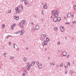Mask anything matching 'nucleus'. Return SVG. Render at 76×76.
I'll use <instances>...</instances> for the list:
<instances>
[{"instance_id": "f257e3e1", "label": "nucleus", "mask_w": 76, "mask_h": 76, "mask_svg": "<svg viewBox=\"0 0 76 76\" xmlns=\"http://www.w3.org/2000/svg\"><path fill=\"white\" fill-rule=\"evenodd\" d=\"M15 10L16 11V13H18L19 12V10L18 8L17 7L15 8Z\"/></svg>"}, {"instance_id": "f03ea898", "label": "nucleus", "mask_w": 76, "mask_h": 76, "mask_svg": "<svg viewBox=\"0 0 76 76\" xmlns=\"http://www.w3.org/2000/svg\"><path fill=\"white\" fill-rule=\"evenodd\" d=\"M61 31L62 32H64V28L63 26H61Z\"/></svg>"}, {"instance_id": "7ed1b4c3", "label": "nucleus", "mask_w": 76, "mask_h": 76, "mask_svg": "<svg viewBox=\"0 0 76 76\" xmlns=\"http://www.w3.org/2000/svg\"><path fill=\"white\" fill-rule=\"evenodd\" d=\"M45 45H47V43L45 41H44L43 43V46H44Z\"/></svg>"}, {"instance_id": "20e7f679", "label": "nucleus", "mask_w": 76, "mask_h": 76, "mask_svg": "<svg viewBox=\"0 0 76 76\" xmlns=\"http://www.w3.org/2000/svg\"><path fill=\"white\" fill-rule=\"evenodd\" d=\"M63 55L64 56H66L67 55V53L66 52H64L63 53Z\"/></svg>"}, {"instance_id": "39448f33", "label": "nucleus", "mask_w": 76, "mask_h": 76, "mask_svg": "<svg viewBox=\"0 0 76 76\" xmlns=\"http://www.w3.org/2000/svg\"><path fill=\"white\" fill-rule=\"evenodd\" d=\"M61 20V18L58 17L57 18V22H60Z\"/></svg>"}, {"instance_id": "423d86ee", "label": "nucleus", "mask_w": 76, "mask_h": 76, "mask_svg": "<svg viewBox=\"0 0 76 76\" xmlns=\"http://www.w3.org/2000/svg\"><path fill=\"white\" fill-rule=\"evenodd\" d=\"M14 19H16V20H18L19 19L18 17V16H15L14 17Z\"/></svg>"}, {"instance_id": "0eeeda50", "label": "nucleus", "mask_w": 76, "mask_h": 76, "mask_svg": "<svg viewBox=\"0 0 76 76\" xmlns=\"http://www.w3.org/2000/svg\"><path fill=\"white\" fill-rule=\"evenodd\" d=\"M53 21L54 22H56L57 21V17H55L53 18Z\"/></svg>"}, {"instance_id": "6e6552de", "label": "nucleus", "mask_w": 76, "mask_h": 76, "mask_svg": "<svg viewBox=\"0 0 76 76\" xmlns=\"http://www.w3.org/2000/svg\"><path fill=\"white\" fill-rule=\"evenodd\" d=\"M27 69L28 70H29L31 69V66L30 65H28L27 66Z\"/></svg>"}, {"instance_id": "1a4fd4ad", "label": "nucleus", "mask_w": 76, "mask_h": 76, "mask_svg": "<svg viewBox=\"0 0 76 76\" xmlns=\"http://www.w3.org/2000/svg\"><path fill=\"white\" fill-rule=\"evenodd\" d=\"M70 16H71V14L70 13H69L67 14V16L68 17H70Z\"/></svg>"}, {"instance_id": "9d476101", "label": "nucleus", "mask_w": 76, "mask_h": 76, "mask_svg": "<svg viewBox=\"0 0 76 76\" xmlns=\"http://www.w3.org/2000/svg\"><path fill=\"white\" fill-rule=\"evenodd\" d=\"M24 33V31L23 30L21 31L20 34V35H22V34H23Z\"/></svg>"}, {"instance_id": "9b49d317", "label": "nucleus", "mask_w": 76, "mask_h": 76, "mask_svg": "<svg viewBox=\"0 0 76 76\" xmlns=\"http://www.w3.org/2000/svg\"><path fill=\"white\" fill-rule=\"evenodd\" d=\"M43 7H44V8L45 9H47V5H45L43 6Z\"/></svg>"}, {"instance_id": "f8f14e48", "label": "nucleus", "mask_w": 76, "mask_h": 76, "mask_svg": "<svg viewBox=\"0 0 76 76\" xmlns=\"http://www.w3.org/2000/svg\"><path fill=\"white\" fill-rule=\"evenodd\" d=\"M52 13L54 15L56 13V12L55 10H53L52 11Z\"/></svg>"}, {"instance_id": "ddd939ff", "label": "nucleus", "mask_w": 76, "mask_h": 76, "mask_svg": "<svg viewBox=\"0 0 76 76\" xmlns=\"http://www.w3.org/2000/svg\"><path fill=\"white\" fill-rule=\"evenodd\" d=\"M58 14H57L56 13V14L54 15V16L55 17V18H57V17H58Z\"/></svg>"}, {"instance_id": "4468645a", "label": "nucleus", "mask_w": 76, "mask_h": 76, "mask_svg": "<svg viewBox=\"0 0 76 76\" xmlns=\"http://www.w3.org/2000/svg\"><path fill=\"white\" fill-rule=\"evenodd\" d=\"M46 40H47V42H49V41H50V39L48 37H47L46 38Z\"/></svg>"}, {"instance_id": "2eb2a0df", "label": "nucleus", "mask_w": 76, "mask_h": 76, "mask_svg": "<svg viewBox=\"0 0 76 76\" xmlns=\"http://www.w3.org/2000/svg\"><path fill=\"white\" fill-rule=\"evenodd\" d=\"M36 28L37 29H39V26L37 25L36 26Z\"/></svg>"}, {"instance_id": "dca6fc26", "label": "nucleus", "mask_w": 76, "mask_h": 76, "mask_svg": "<svg viewBox=\"0 0 76 76\" xmlns=\"http://www.w3.org/2000/svg\"><path fill=\"white\" fill-rule=\"evenodd\" d=\"M34 64H35V63L34 62H32L31 63V66H34Z\"/></svg>"}, {"instance_id": "f3484780", "label": "nucleus", "mask_w": 76, "mask_h": 76, "mask_svg": "<svg viewBox=\"0 0 76 76\" xmlns=\"http://www.w3.org/2000/svg\"><path fill=\"white\" fill-rule=\"evenodd\" d=\"M4 27H5V24H3L2 26V28H4Z\"/></svg>"}, {"instance_id": "a211bd4d", "label": "nucleus", "mask_w": 76, "mask_h": 76, "mask_svg": "<svg viewBox=\"0 0 76 76\" xmlns=\"http://www.w3.org/2000/svg\"><path fill=\"white\" fill-rule=\"evenodd\" d=\"M38 67L39 69H41L42 67V66L41 65H39L38 66Z\"/></svg>"}, {"instance_id": "6ab92c4d", "label": "nucleus", "mask_w": 76, "mask_h": 76, "mask_svg": "<svg viewBox=\"0 0 76 76\" xmlns=\"http://www.w3.org/2000/svg\"><path fill=\"white\" fill-rule=\"evenodd\" d=\"M23 24H24V25L25 24V23H26V21L25 20H23Z\"/></svg>"}, {"instance_id": "aec40b11", "label": "nucleus", "mask_w": 76, "mask_h": 76, "mask_svg": "<svg viewBox=\"0 0 76 76\" xmlns=\"http://www.w3.org/2000/svg\"><path fill=\"white\" fill-rule=\"evenodd\" d=\"M20 8V9H22L23 8V6L22 5H20L19 6Z\"/></svg>"}, {"instance_id": "412c9836", "label": "nucleus", "mask_w": 76, "mask_h": 76, "mask_svg": "<svg viewBox=\"0 0 76 76\" xmlns=\"http://www.w3.org/2000/svg\"><path fill=\"white\" fill-rule=\"evenodd\" d=\"M74 9L75 10H76V5H75L74 6Z\"/></svg>"}, {"instance_id": "4be33fe9", "label": "nucleus", "mask_w": 76, "mask_h": 76, "mask_svg": "<svg viewBox=\"0 0 76 76\" xmlns=\"http://www.w3.org/2000/svg\"><path fill=\"white\" fill-rule=\"evenodd\" d=\"M14 58L13 56H10V59H13Z\"/></svg>"}, {"instance_id": "5701e85b", "label": "nucleus", "mask_w": 76, "mask_h": 76, "mask_svg": "<svg viewBox=\"0 0 76 76\" xmlns=\"http://www.w3.org/2000/svg\"><path fill=\"white\" fill-rule=\"evenodd\" d=\"M54 30H55V31H56V30H57V27H55Z\"/></svg>"}, {"instance_id": "b1692460", "label": "nucleus", "mask_w": 76, "mask_h": 76, "mask_svg": "<svg viewBox=\"0 0 76 76\" xmlns=\"http://www.w3.org/2000/svg\"><path fill=\"white\" fill-rule=\"evenodd\" d=\"M23 60H24V61H26V58H24Z\"/></svg>"}, {"instance_id": "393cba45", "label": "nucleus", "mask_w": 76, "mask_h": 76, "mask_svg": "<svg viewBox=\"0 0 76 76\" xmlns=\"http://www.w3.org/2000/svg\"><path fill=\"white\" fill-rule=\"evenodd\" d=\"M20 31H18L17 32H15V34H19V33H20Z\"/></svg>"}, {"instance_id": "a878e982", "label": "nucleus", "mask_w": 76, "mask_h": 76, "mask_svg": "<svg viewBox=\"0 0 76 76\" xmlns=\"http://www.w3.org/2000/svg\"><path fill=\"white\" fill-rule=\"evenodd\" d=\"M36 64L37 65H39V62L37 61L36 62Z\"/></svg>"}, {"instance_id": "bb28decb", "label": "nucleus", "mask_w": 76, "mask_h": 76, "mask_svg": "<svg viewBox=\"0 0 76 76\" xmlns=\"http://www.w3.org/2000/svg\"><path fill=\"white\" fill-rule=\"evenodd\" d=\"M16 24H13L12 26H13L14 27H15V26H16Z\"/></svg>"}, {"instance_id": "cd10ccee", "label": "nucleus", "mask_w": 76, "mask_h": 76, "mask_svg": "<svg viewBox=\"0 0 76 76\" xmlns=\"http://www.w3.org/2000/svg\"><path fill=\"white\" fill-rule=\"evenodd\" d=\"M50 65H54L55 64L54 63H50Z\"/></svg>"}, {"instance_id": "c85d7f7f", "label": "nucleus", "mask_w": 76, "mask_h": 76, "mask_svg": "<svg viewBox=\"0 0 76 76\" xmlns=\"http://www.w3.org/2000/svg\"><path fill=\"white\" fill-rule=\"evenodd\" d=\"M13 26H11V28L12 29H13Z\"/></svg>"}, {"instance_id": "c756f323", "label": "nucleus", "mask_w": 76, "mask_h": 76, "mask_svg": "<svg viewBox=\"0 0 76 76\" xmlns=\"http://www.w3.org/2000/svg\"><path fill=\"white\" fill-rule=\"evenodd\" d=\"M68 66H70V64L69 62H68Z\"/></svg>"}, {"instance_id": "7c9ffc66", "label": "nucleus", "mask_w": 76, "mask_h": 76, "mask_svg": "<svg viewBox=\"0 0 76 76\" xmlns=\"http://www.w3.org/2000/svg\"><path fill=\"white\" fill-rule=\"evenodd\" d=\"M56 13H57V14H58V13H59V12H58V11L57 10L56 12Z\"/></svg>"}, {"instance_id": "2f4dec72", "label": "nucleus", "mask_w": 76, "mask_h": 76, "mask_svg": "<svg viewBox=\"0 0 76 76\" xmlns=\"http://www.w3.org/2000/svg\"><path fill=\"white\" fill-rule=\"evenodd\" d=\"M4 57H6V53H4Z\"/></svg>"}, {"instance_id": "473e14b6", "label": "nucleus", "mask_w": 76, "mask_h": 76, "mask_svg": "<svg viewBox=\"0 0 76 76\" xmlns=\"http://www.w3.org/2000/svg\"><path fill=\"white\" fill-rule=\"evenodd\" d=\"M63 66V64H61V65H60V67H62V66Z\"/></svg>"}, {"instance_id": "72a5a7b5", "label": "nucleus", "mask_w": 76, "mask_h": 76, "mask_svg": "<svg viewBox=\"0 0 76 76\" xmlns=\"http://www.w3.org/2000/svg\"><path fill=\"white\" fill-rule=\"evenodd\" d=\"M43 36L44 37H46V34H44L43 35Z\"/></svg>"}, {"instance_id": "f704fd0d", "label": "nucleus", "mask_w": 76, "mask_h": 76, "mask_svg": "<svg viewBox=\"0 0 76 76\" xmlns=\"http://www.w3.org/2000/svg\"><path fill=\"white\" fill-rule=\"evenodd\" d=\"M67 71H65V74H67Z\"/></svg>"}, {"instance_id": "c9c22d12", "label": "nucleus", "mask_w": 76, "mask_h": 76, "mask_svg": "<svg viewBox=\"0 0 76 76\" xmlns=\"http://www.w3.org/2000/svg\"><path fill=\"white\" fill-rule=\"evenodd\" d=\"M42 15H44V11H42Z\"/></svg>"}, {"instance_id": "e433bc0d", "label": "nucleus", "mask_w": 76, "mask_h": 76, "mask_svg": "<svg viewBox=\"0 0 76 76\" xmlns=\"http://www.w3.org/2000/svg\"><path fill=\"white\" fill-rule=\"evenodd\" d=\"M11 10H9V11H8V13H11Z\"/></svg>"}, {"instance_id": "4c0bfd02", "label": "nucleus", "mask_w": 76, "mask_h": 76, "mask_svg": "<svg viewBox=\"0 0 76 76\" xmlns=\"http://www.w3.org/2000/svg\"><path fill=\"white\" fill-rule=\"evenodd\" d=\"M24 3H25V4H26V0L25 1Z\"/></svg>"}, {"instance_id": "58836bf2", "label": "nucleus", "mask_w": 76, "mask_h": 76, "mask_svg": "<svg viewBox=\"0 0 76 76\" xmlns=\"http://www.w3.org/2000/svg\"><path fill=\"white\" fill-rule=\"evenodd\" d=\"M66 23V24H68V25H69V24H70V23Z\"/></svg>"}, {"instance_id": "ea45409f", "label": "nucleus", "mask_w": 76, "mask_h": 76, "mask_svg": "<svg viewBox=\"0 0 76 76\" xmlns=\"http://www.w3.org/2000/svg\"><path fill=\"white\" fill-rule=\"evenodd\" d=\"M69 55H67V58H69Z\"/></svg>"}, {"instance_id": "a19ab883", "label": "nucleus", "mask_w": 76, "mask_h": 76, "mask_svg": "<svg viewBox=\"0 0 76 76\" xmlns=\"http://www.w3.org/2000/svg\"><path fill=\"white\" fill-rule=\"evenodd\" d=\"M8 37H12V36H10V35H8Z\"/></svg>"}, {"instance_id": "79ce46f5", "label": "nucleus", "mask_w": 76, "mask_h": 76, "mask_svg": "<svg viewBox=\"0 0 76 76\" xmlns=\"http://www.w3.org/2000/svg\"><path fill=\"white\" fill-rule=\"evenodd\" d=\"M73 22V23H74V24L75 23H76V21H74Z\"/></svg>"}, {"instance_id": "37998d69", "label": "nucleus", "mask_w": 76, "mask_h": 76, "mask_svg": "<svg viewBox=\"0 0 76 76\" xmlns=\"http://www.w3.org/2000/svg\"><path fill=\"white\" fill-rule=\"evenodd\" d=\"M21 2H23V0H20Z\"/></svg>"}, {"instance_id": "c03bdc74", "label": "nucleus", "mask_w": 76, "mask_h": 76, "mask_svg": "<svg viewBox=\"0 0 76 76\" xmlns=\"http://www.w3.org/2000/svg\"><path fill=\"white\" fill-rule=\"evenodd\" d=\"M15 44H14V48H15Z\"/></svg>"}, {"instance_id": "a18cd8bd", "label": "nucleus", "mask_w": 76, "mask_h": 76, "mask_svg": "<svg viewBox=\"0 0 76 76\" xmlns=\"http://www.w3.org/2000/svg\"><path fill=\"white\" fill-rule=\"evenodd\" d=\"M58 45H59L60 44V42H58Z\"/></svg>"}, {"instance_id": "49530a36", "label": "nucleus", "mask_w": 76, "mask_h": 76, "mask_svg": "<svg viewBox=\"0 0 76 76\" xmlns=\"http://www.w3.org/2000/svg\"><path fill=\"white\" fill-rule=\"evenodd\" d=\"M25 73H23V75L22 76H25Z\"/></svg>"}, {"instance_id": "de8ad7c7", "label": "nucleus", "mask_w": 76, "mask_h": 76, "mask_svg": "<svg viewBox=\"0 0 76 76\" xmlns=\"http://www.w3.org/2000/svg\"><path fill=\"white\" fill-rule=\"evenodd\" d=\"M44 50H45V51H46V50H47V49L45 48V49H44Z\"/></svg>"}, {"instance_id": "09e8293b", "label": "nucleus", "mask_w": 76, "mask_h": 76, "mask_svg": "<svg viewBox=\"0 0 76 76\" xmlns=\"http://www.w3.org/2000/svg\"><path fill=\"white\" fill-rule=\"evenodd\" d=\"M72 18H74V15H72Z\"/></svg>"}, {"instance_id": "8fccbe9b", "label": "nucleus", "mask_w": 76, "mask_h": 76, "mask_svg": "<svg viewBox=\"0 0 76 76\" xmlns=\"http://www.w3.org/2000/svg\"><path fill=\"white\" fill-rule=\"evenodd\" d=\"M6 38L7 39V38H9V37H6Z\"/></svg>"}, {"instance_id": "3c124183", "label": "nucleus", "mask_w": 76, "mask_h": 76, "mask_svg": "<svg viewBox=\"0 0 76 76\" xmlns=\"http://www.w3.org/2000/svg\"><path fill=\"white\" fill-rule=\"evenodd\" d=\"M9 45H10V42L9 43Z\"/></svg>"}, {"instance_id": "603ef678", "label": "nucleus", "mask_w": 76, "mask_h": 76, "mask_svg": "<svg viewBox=\"0 0 76 76\" xmlns=\"http://www.w3.org/2000/svg\"><path fill=\"white\" fill-rule=\"evenodd\" d=\"M64 19H66V17H64Z\"/></svg>"}, {"instance_id": "864d4df0", "label": "nucleus", "mask_w": 76, "mask_h": 76, "mask_svg": "<svg viewBox=\"0 0 76 76\" xmlns=\"http://www.w3.org/2000/svg\"><path fill=\"white\" fill-rule=\"evenodd\" d=\"M65 39H66V40L67 39V37H65Z\"/></svg>"}, {"instance_id": "5fc2aeb1", "label": "nucleus", "mask_w": 76, "mask_h": 76, "mask_svg": "<svg viewBox=\"0 0 76 76\" xmlns=\"http://www.w3.org/2000/svg\"><path fill=\"white\" fill-rule=\"evenodd\" d=\"M64 67H65V68H66V66H64Z\"/></svg>"}, {"instance_id": "6e6d98bb", "label": "nucleus", "mask_w": 76, "mask_h": 76, "mask_svg": "<svg viewBox=\"0 0 76 76\" xmlns=\"http://www.w3.org/2000/svg\"><path fill=\"white\" fill-rule=\"evenodd\" d=\"M26 49L27 50V49H28V48H26Z\"/></svg>"}, {"instance_id": "4d7b16f0", "label": "nucleus", "mask_w": 76, "mask_h": 76, "mask_svg": "<svg viewBox=\"0 0 76 76\" xmlns=\"http://www.w3.org/2000/svg\"><path fill=\"white\" fill-rule=\"evenodd\" d=\"M31 25H33V23H31Z\"/></svg>"}, {"instance_id": "13d9d810", "label": "nucleus", "mask_w": 76, "mask_h": 76, "mask_svg": "<svg viewBox=\"0 0 76 76\" xmlns=\"http://www.w3.org/2000/svg\"><path fill=\"white\" fill-rule=\"evenodd\" d=\"M19 48L17 50H19Z\"/></svg>"}, {"instance_id": "bf43d9fd", "label": "nucleus", "mask_w": 76, "mask_h": 76, "mask_svg": "<svg viewBox=\"0 0 76 76\" xmlns=\"http://www.w3.org/2000/svg\"><path fill=\"white\" fill-rule=\"evenodd\" d=\"M26 72H27V71H26Z\"/></svg>"}]
</instances>
